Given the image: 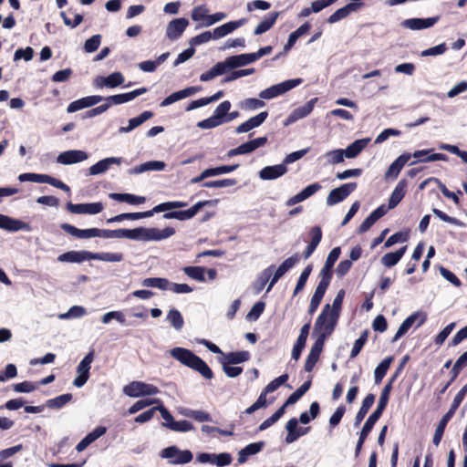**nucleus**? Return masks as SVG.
Returning a JSON list of instances; mask_svg holds the SVG:
<instances>
[{
  "mask_svg": "<svg viewBox=\"0 0 467 467\" xmlns=\"http://www.w3.org/2000/svg\"><path fill=\"white\" fill-rule=\"evenodd\" d=\"M237 183L235 179L227 178L216 181H208L202 183V187L205 188H224L232 187Z\"/></svg>",
  "mask_w": 467,
  "mask_h": 467,
  "instance_id": "052dcab7",
  "label": "nucleus"
},
{
  "mask_svg": "<svg viewBox=\"0 0 467 467\" xmlns=\"http://www.w3.org/2000/svg\"><path fill=\"white\" fill-rule=\"evenodd\" d=\"M231 107V102L229 100H224L216 107V109L213 111V115L217 117L220 120H222L223 123H226V118Z\"/></svg>",
  "mask_w": 467,
  "mask_h": 467,
  "instance_id": "0e129e2a",
  "label": "nucleus"
},
{
  "mask_svg": "<svg viewBox=\"0 0 467 467\" xmlns=\"http://www.w3.org/2000/svg\"><path fill=\"white\" fill-rule=\"evenodd\" d=\"M115 238H128L135 241L151 242L161 241L172 236L175 234V229L172 227H166L162 230L158 228H146L137 227L134 229H116L114 230Z\"/></svg>",
  "mask_w": 467,
  "mask_h": 467,
  "instance_id": "f257e3e1",
  "label": "nucleus"
},
{
  "mask_svg": "<svg viewBox=\"0 0 467 467\" xmlns=\"http://www.w3.org/2000/svg\"><path fill=\"white\" fill-rule=\"evenodd\" d=\"M275 269V265H270L269 267L265 268L264 271L261 272V274L258 275L254 287L255 292L258 294L260 293L265 285L268 283V281L271 278L272 273Z\"/></svg>",
  "mask_w": 467,
  "mask_h": 467,
  "instance_id": "3c124183",
  "label": "nucleus"
},
{
  "mask_svg": "<svg viewBox=\"0 0 467 467\" xmlns=\"http://www.w3.org/2000/svg\"><path fill=\"white\" fill-rule=\"evenodd\" d=\"M328 285H329L325 284V282L318 283V285L315 290V293L311 297V301H310V305H309V308H308V313L310 315L314 314L317 311V309L318 308Z\"/></svg>",
  "mask_w": 467,
  "mask_h": 467,
  "instance_id": "4c0bfd02",
  "label": "nucleus"
},
{
  "mask_svg": "<svg viewBox=\"0 0 467 467\" xmlns=\"http://www.w3.org/2000/svg\"><path fill=\"white\" fill-rule=\"evenodd\" d=\"M410 158V153H403L400 155L389 167L385 174L386 178H397L404 165Z\"/></svg>",
  "mask_w": 467,
  "mask_h": 467,
  "instance_id": "c9c22d12",
  "label": "nucleus"
},
{
  "mask_svg": "<svg viewBox=\"0 0 467 467\" xmlns=\"http://www.w3.org/2000/svg\"><path fill=\"white\" fill-rule=\"evenodd\" d=\"M341 254L340 247L333 248L328 254L325 265L320 270L319 276L321 280L319 282H325V284L329 285L332 278V269L335 263L337 261L339 255Z\"/></svg>",
  "mask_w": 467,
  "mask_h": 467,
  "instance_id": "4468645a",
  "label": "nucleus"
},
{
  "mask_svg": "<svg viewBox=\"0 0 467 467\" xmlns=\"http://www.w3.org/2000/svg\"><path fill=\"white\" fill-rule=\"evenodd\" d=\"M202 90V87L201 86H197V87H188L184 89H182V90H179L177 92H174L172 94H171L170 96H168L167 98H165L161 102V107H167L176 101H179L181 99H183L185 98H188V97H191L194 94H196L197 92L201 91Z\"/></svg>",
  "mask_w": 467,
  "mask_h": 467,
  "instance_id": "393cba45",
  "label": "nucleus"
},
{
  "mask_svg": "<svg viewBox=\"0 0 467 467\" xmlns=\"http://www.w3.org/2000/svg\"><path fill=\"white\" fill-rule=\"evenodd\" d=\"M265 102L262 99L249 98L240 102V108L245 110H255L265 107Z\"/></svg>",
  "mask_w": 467,
  "mask_h": 467,
  "instance_id": "e2e57ef3",
  "label": "nucleus"
},
{
  "mask_svg": "<svg viewBox=\"0 0 467 467\" xmlns=\"http://www.w3.org/2000/svg\"><path fill=\"white\" fill-rule=\"evenodd\" d=\"M369 140L370 139L368 138L355 140L354 142L349 144L346 150H344L345 156L348 159L357 157L368 145Z\"/></svg>",
  "mask_w": 467,
  "mask_h": 467,
  "instance_id": "a19ab883",
  "label": "nucleus"
},
{
  "mask_svg": "<svg viewBox=\"0 0 467 467\" xmlns=\"http://www.w3.org/2000/svg\"><path fill=\"white\" fill-rule=\"evenodd\" d=\"M324 344L325 343L321 342V340L317 339L313 344L305 363V370L306 372H311L315 368V365L318 361L319 356L323 350Z\"/></svg>",
  "mask_w": 467,
  "mask_h": 467,
  "instance_id": "2f4dec72",
  "label": "nucleus"
},
{
  "mask_svg": "<svg viewBox=\"0 0 467 467\" xmlns=\"http://www.w3.org/2000/svg\"><path fill=\"white\" fill-rule=\"evenodd\" d=\"M322 186L318 182L312 183L308 186H306L305 189H303L300 192L296 194L295 196L289 198L285 204L286 206H293L298 202H301L307 198L311 197L315 193H317Z\"/></svg>",
  "mask_w": 467,
  "mask_h": 467,
  "instance_id": "c85d7f7f",
  "label": "nucleus"
},
{
  "mask_svg": "<svg viewBox=\"0 0 467 467\" xmlns=\"http://www.w3.org/2000/svg\"><path fill=\"white\" fill-rule=\"evenodd\" d=\"M427 320V314L422 311H416L410 316H409L400 326L398 331L396 332L394 337L392 338V342L398 341L401 337H403L409 329L413 326V324L418 321L417 327H420Z\"/></svg>",
  "mask_w": 467,
  "mask_h": 467,
  "instance_id": "ddd939ff",
  "label": "nucleus"
},
{
  "mask_svg": "<svg viewBox=\"0 0 467 467\" xmlns=\"http://www.w3.org/2000/svg\"><path fill=\"white\" fill-rule=\"evenodd\" d=\"M101 101H103V97L99 95L88 96L71 102L67 106V111L68 113H73L78 110L92 107Z\"/></svg>",
  "mask_w": 467,
  "mask_h": 467,
  "instance_id": "5701e85b",
  "label": "nucleus"
},
{
  "mask_svg": "<svg viewBox=\"0 0 467 467\" xmlns=\"http://www.w3.org/2000/svg\"><path fill=\"white\" fill-rule=\"evenodd\" d=\"M72 399H73V396L70 393L62 394L56 398L47 400L46 401L45 406L49 409L59 410V409L63 408L65 405H67V403H69L72 400Z\"/></svg>",
  "mask_w": 467,
  "mask_h": 467,
  "instance_id": "a18cd8bd",
  "label": "nucleus"
},
{
  "mask_svg": "<svg viewBox=\"0 0 467 467\" xmlns=\"http://www.w3.org/2000/svg\"><path fill=\"white\" fill-rule=\"evenodd\" d=\"M375 401V395L374 394H368L365 399L362 401L361 407L358 410L356 417H355V426H358L361 421L364 420L365 416L368 412L371 406L374 404Z\"/></svg>",
  "mask_w": 467,
  "mask_h": 467,
  "instance_id": "ea45409f",
  "label": "nucleus"
},
{
  "mask_svg": "<svg viewBox=\"0 0 467 467\" xmlns=\"http://www.w3.org/2000/svg\"><path fill=\"white\" fill-rule=\"evenodd\" d=\"M222 124H223V122L213 114L211 117L199 121L197 123V127L203 130H210L216 128Z\"/></svg>",
  "mask_w": 467,
  "mask_h": 467,
  "instance_id": "774afa93",
  "label": "nucleus"
},
{
  "mask_svg": "<svg viewBox=\"0 0 467 467\" xmlns=\"http://www.w3.org/2000/svg\"><path fill=\"white\" fill-rule=\"evenodd\" d=\"M166 320L177 331L182 330L184 326V320L181 312L175 308H172L168 312Z\"/></svg>",
  "mask_w": 467,
  "mask_h": 467,
  "instance_id": "603ef678",
  "label": "nucleus"
},
{
  "mask_svg": "<svg viewBox=\"0 0 467 467\" xmlns=\"http://www.w3.org/2000/svg\"><path fill=\"white\" fill-rule=\"evenodd\" d=\"M357 182H348L333 189L327 197V205L333 206L343 202L357 189Z\"/></svg>",
  "mask_w": 467,
  "mask_h": 467,
  "instance_id": "f8f14e48",
  "label": "nucleus"
},
{
  "mask_svg": "<svg viewBox=\"0 0 467 467\" xmlns=\"http://www.w3.org/2000/svg\"><path fill=\"white\" fill-rule=\"evenodd\" d=\"M467 393V383L461 389V390L456 394L454 400L451 405L449 410L442 416L440 420L438 426L436 427L432 442L435 446H438L442 439L445 428L451 419L453 417L455 411L462 402L465 395Z\"/></svg>",
  "mask_w": 467,
  "mask_h": 467,
  "instance_id": "39448f33",
  "label": "nucleus"
},
{
  "mask_svg": "<svg viewBox=\"0 0 467 467\" xmlns=\"http://www.w3.org/2000/svg\"><path fill=\"white\" fill-rule=\"evenodd\" d=\"M184 416L192 418L199 422L212 421V417L209 413L203 410H187Z\"/></svg>",
  "mask_w": 467,
  "mask_h": 467,
  "instance_id": "338daca9",
  "label": "nucleus"
},
{
  "mask_svg": "<svg viewBox=\"0 0 467 467\" xmlns=\"http://www.w3.org/2000/svg\"><path fill=\"white\" fill-rule=\"evenodd\" d=\"M219 201L217 199L215 200H208V201H201L195 203L193 206H192L188 210L183 211H171L167 210L168 212L163 214L164 219H176L179 221H186L193 218L196 213L204 206L207 205H215L217 204Z\"/></svg>",
  "mask_w": 467,
  "mask_h": 467,
  "instance_id": "0eeeda50",
  "label": "nucleus"
},
{
  "mask_svg": "<svg viewBox=\"0 0 467 467\" xmlns=\"http://www.w3.org/2000/svg\"><path fill=\"white\" fill-rule=\"evenodd\" d=\"M61 229L64 230L70 235H73L77 238H92L99 237V228H89V229H78L68 223H62Z\"/></svg>",
  "mask_w": 467,
  "mask_h": 467,
  "instance_id": "c756f323",
  "label": "nucleus"
},
{
  "mask_svg": "<svg viewBox=\"0 0 467 467\" xmlns=\"http://www.w3.org/2000/svg\"><path fill=\"white\" fill-rule=\"evenodd\" d=\"M88 155L86 151L80 150H70L61 152L57 161L63 165H70L86 161Z\"/></svg>",
  "mask_w": 467,
  "mask_h": 467,
  "instance_id": "a211bd4d",
  "label": "nucleus"
},
{
  "mask_svg": "<svg viewBox=\"0 0 467 467\" xmlns=\"http://www.w3.org/2000/svg\"><path fill=\"white\" fill-rule=\"evenodd\" d=\"M297 426H298V420L296 418H292L286 422L285 429L288 432L285 437L286 443H293L299 437L302 436V432H296Z\"/></svg>",
  "mask_w": 467,
  "mask_h": 467,
  "instance_id": "de8ad7c7",
  "label": "nucleus"
},
{
  "mask_svg": "<svg viewBox=\"0 0 467 467\" xmlns=\"http://www.w3.org/2000/svg\"><path fill=\"white\" fill-rule=\"evenodd\" d=\"M391 362H392V358L389 357V358H384L377 366V368H375V371H374V379H375V383L376 384H379L381 382V380L385 377V375H386V373H387V371H388Z\"/></svg>",
  "mask_w": 467,
  "mask_h": 467,
  "instance_id": "4d7b16f0",
  "label": "nucleus"
},
{
  "mask_svg": "<svg viewBox=\"0 0 467 467\" xmlns=\"http://www.w3.org/2000/svg\"><path fill=\"white\" fill-rule=\"evenodd\" d=\"M250 359V353L248 351L230 352L224 355L223 361L231 363L233 365L240 364Z\"/></svg>",
  "mask_w": 467,
  "mask_h": 467,
  "instance_id": "864d4df0",
  "label": "nucleus"
},
{
  "mask_svg": "<svg viewBox=\"0 0 467 467\" xmlns=\"http://www.w3.org/2000/svg\"><path fill=\"white\" fill-rule=\"evenodd\" d=\"M317 101V98H314V99H310L308 102H306L305 105L295 109L287 117L285 125H290V124L295 123L296 121L308 116L312 112Z\"/></svg>",
  "mask_w": 467,
  "mask_h": 467,
  "instance_id": "412c9836",
  "label": "nucleus"
},
{
  "mask_svg": "<svg viewBox=\"0 0 467 467\" xmlns=\"http://www.w3.org/2000/svg\"><path fill=\"white\" fill-rule=\"evenodd\" d=\"M153 113L151 111H143L136 118H132L129 120V125L127 127H120L119 129V133H128L136 129L137 127L143 124L145 121L152 118Z\"/></svg>",
  "mask_w": 467,
  "mask_h": 467,
  "instance_id": "58836bf2",
  "label": "nucleus"
},
{
  "mask_svg": "<svg viewBox=\"0 0 467 467\" xmlns=\"http://www.w3.org/2000/svg\"><path fill=\"white\" fill-rule=\"evenodd\" d=\"M67 209L75 214H98L101 213L104 209V205L102 202H91V203H78L74 204L72 202H68L67 204Z\"/></svg>",
  "mask_w": 467,
  "mask_h": 467,
  "instance_id": "dca6fc26",
  "label": "nucleus"
},
{
  "mask_svg": "<svg viewBox=\"0 0 467 467\" xmlns=\"http://www.w3.org/2000/svg\"><path fill=\"white\" fill-rule=\"evenodd\" d=\"M303 83L302 78L288 79L276 85H273L259 93L262 99H272L281 96Z\"/></svg>",
  "mask_w": 467,
  "mask_h": 467,
  "instance_id": "423d86ee",
  "label": "nucleus"
},
{
  "mask_svg": "<svg viewBox=\"0 0 467 467\" xmlns=\"http://www.w3.org/2000/svg\"><path fill=\"white\" fill-rule=\"evenodd\" d=\"M0 228L9 232H17L21 230L30 232L32 230V227L27 223L4 214H0Z\"/></svg>",
  "mask_w": 467,
  "mask_h": 467,
  "instance_id": "6ab92c4d",
  "label": "nucleus"
},
{
  "mask_svg": "<svg viewBox=\"0 0 467 467\" xmlns=\"http://www.w3.org/2000/svg\"><path fill=\"white\" fill-rule=\"evenodd\" d=\"M187 206V202L181 201L166 202L160 203L153 207L150 211L140 212V213H125L111 217L107 220L108 223H119L123 220H140L143 218L151 217L154 213L166 212L167 210H173L177 208H183Z\"/></svg>",
  "mask_w": 467,
  "mask_h": 467,
  "instance_id": "7ed1b4c3",
  "label": "nucleus"
},
{
  "mask_svg": "<svg viewBox=\"0 0 467 467\" xmlns=\"http://www.w3.org/2000/svg\"><path fill=\"white\" fill-rule=\"evenodd\" d=\"M123 259L121 253H91L90 260H99L104 262H120Z\"/></svg>",
  "mask_w": 467,
  "mask_h": 467,
  "instance_id": "5fc2aeb1",
  "label": "nucleus"
},
{
  "mask_svg": "<svg viewBox=\"0 0 467 467\" xmlns=\"http://www.w3.org/2000/svg\"><path fill=\"white\" fill-rule=\"evenodd\" d=\"M87 260H90L88 251H69L57 257V261L62 263H82Z\"/></svg>",
  "mask_w": 467,
  "mask_h": 467,
  "instance_id": "f704fd0d",
  "label": "nucleus"
},
{
  "mask_svg": "<svg viewBox=\"0 0 467 467\" xmlns=\"http://www.w3.org/2000/svg\"><path fill=\"white\" fill-rule=\"evenodd\" d=\"M170 354L182 365L199 372L204 379H212L213 378V373L209 366L192 351L176 347L170 350Z\"/></svg>",
  "mask_w": 467,
  "mask_h": 467,
  "instance_id": "f03ea898",
  "label": "nucleus"
},
{
  "mask_svg": "<svg viewBox=\"0 0 467 467\" xmlns=\"http://www.w3.org/2000/svg\"><path fill=\"white\" fill-rule=\"evenodd\" d=\"M279 16L278 12L269 13L263 21H261L254 29V35H261L268 31L275 23Z\"/></svg>",
  "mask_w": 467,
  "mask_h": 467,
  "instance_id": "37998d69",
  "label": "nucleus"
},
{
  "mask_svg": "<svg viewBox=\"0 0 467 467\" xmlns=\"http://www.w3.org/2000/svg\"><path fill=\"white\" fill-rule=\"evenodd\" d=\"M267 142L266 137H259L254 140H251L245 143L240 145L242 154H248L260 147H263Z\"/></svg>",
  "mask_w": 467,
  "mask_h": 467,
  "instance_id": "09e8293b",
  "label": "nucleus"
},
{
  "mask_svg": "<svg viewBox=\"0 0 467 467\" xmlns=\"http://www.w3.org/2000/svg\"><path fill=\"white\" fill-rule=\"evenodd\" d=\"M309 329H310L309 322L305 324L300 329V334H299V336L296 339V342L294 345V348L292 349V358L295 360H298L301 356L302 350L304 349V348L306 346V339H307V337L309 334Z\"/></svg>",
  "mask_w": 467,
  "mask_h": 467,
  "instance_id": "473e14b6",
  "label": "nucleus"
},
{
  "mask_svg": "<svg viewBox=\"0 0 467 467\" xmlns=\"http://www.w3.org/2000/svg\"><path fill=\"white\" fill-rule=\"evenodd\" d=\"M338 319L339 317L331 313L330 306L327 304L317 317L314 326V332L318 333L317 339L325 343V340L335 330Z\"/></svg>",
  "mask_w": 467,
  "mask_h": 467,
  "instance_id": "20e7f679",
  "label": "nucleus"
},
{
  "mask_svg": "<svg viewBox=\"0 0 467 467\" xmlns=\"http://www.w3.org/2000/svg\"><path fill=\"white\" fill-rule=\"evenodd\" d=\"M161 457L167 459L171 464L178 465L190 462L193 455L189 450L182 451L177 446L172 445L163 449L161 452Z\"/></svg>",
  "mask_w": 467,
  "mask_h": 467,
  "instance_id": "1a4fd4ad",
  "label": "nucleus"
},
{
  "mask_svg": "<svg viewBox=\"0 0 467 467\" xmlns=\"http://www.w3.org/2000/svg\"><path fill=\"white\" fill-rule=\"evenodd\" d=\"M264 447V441H257L248 444L238 452V463L244 464L248 461L250 456L257 454L263 450Z\"/></svg>",
  "mask_w": 467,
  "mask_h": 467,
  "instance_id": "72a5a7b5",
  "label": "nucleus"
},
{
  "mask_svg": "<svg viewBox=\"0 0 467 467\" xmlns=\"http://www.w3.org/2000/svg\"><path fill=\"white\" fill-rule=\"evenodd\" d=\"M141 285L145 287H153L166 291L170 285V281L162 277H149L141 281Z\"/></svg>",
  "mask_w": 467,
  "mask_h": 467,
  "instance_id": "8fccbe9b",
  "label": "nucleus"
},
{
  "mask_svg": "<svg viewBox=\"0 0 467 467\" xmlns=\"http://www.w3.org/2000/svg\"><path fill=\"white\" fill-rule=\"evenodd\" d=\"M432 149L416 150L411 154V157L418 159L416 161H412L410 165H414L417 162H431L436 161H448V156L443 153H431Z\"/></svg>",
  "mask_w": 467,
  "mask_h": 467,
  "instance_id": "4be33fe9",
  "label": "nucleus"
},
{
  "mask_svg": "<svg viewBox=\"0 0 467 467\" xmlns=\"http://www.w3.org/2000/svg\"><path fill=\"white\" fill-rule=\"evenodd\" d=\"M407 247L403 246L396 252L387 253L381 257V264L386 267H392L396 265L406 252Z\"/></svg>",
  "mask_w": 467,
  "mask_h": 467,
  "instance_id": "79ce46f5",
  "label": "nucleus"
},
{
  "mask_svg": "<svg viewBox=\"0 0 467 467\" xmlns=\"http://www.w3.org/2000/svg\"><path fill=\"white\" fill-rule=\"evenodd\" d=\"M245 22H246L245 18H241L239 20L230 21V22H227L220 26H217L213 31V39H220V38L226 36L227 35H229V34L233 33L234 30H236L237 28L244 26L245 24Z\"/></svg>",
  "mask_w": 467,
  "mask_h": 467,
  "instance_id": "cd10ccee",
  "label": "nucleus"
},
{
  "mask_svg": "<svg viewBox=\"0 0 467 467\" xmlns=\"http://www.w3.org/2000/svg\"><path fill=\"white\" fill-rule=\"evenodd\" d=\"M94 360V352L89 351L77 367V377L73 381V385L77 388L83 387L89 379V370Z\"/></svg>",
  "mask_w": 467,
  "mask_h": 467,
  "instance_id": "9b49d317",
  "label": "nucleus"
},
{
  "mask_svg": "<svg viewBox=\"0 0 467 467\" xmlns=\"http://www.w3.org/2000/svg\"><path fill=\"white\" fill-rule=\"evenodd\" d=\"M189 25L188 19L184 17L171 20L166 27V36L170 40H177Z\"/></svg>",
  "mask_w": 467,
  "mask_h": 467,
  "instance_id": "aec40b11",
  "label": "nucleus"
},
{
  "mask_svg": "<svg viewBox=\"0 0 467 467\" xmlns=\"http://www.w3.org/2000/svg\"><path fill=\"white\" fill-rule=\"evenodd\" d=\"M166 168V163L161 161H150L128 170L129 175H138L147 171H161Z\"/></svg>",
  "mask_w": 467,
  "mask_h": 467,
  "instance_id": "b1692460",
  "label": "nucleus"
},
{
  "mask_svg": "<svg viewBox=\"0 0 467 467\" xmlns=\"http://www.w3.org/2000/svg\"><path fill=\"white\" fill-rule=\"evenodd\" d=\"M184 274L190 278L199 281H205L206 268L203 266H186L183 268Z\"/></svg>",
  "mask_w": 467,
  "mask_h": 467,
  "instance_id": "6e6d98bb",
  "label": "nucleus"
},
{
  "mask_svg": "<svg viewBox=\"0 0 467 467\" xmlns=\"http://www.w3.org/2000/svg\"><path fill=\"white\" fill-rule=\"evenodd\" d=\"M87 315V310L84 306H71L67 312L62 313L58 316L59 319L67 320L73 318H80Z\"/></svg>",
  "mask_w": 467,
  "mask_h": 467,
  "instance_id": "13d9d810",
  "label": "nucleus"
},
{
  "mask_svg": "<svg viewBox=\"0 0 467 467\" xmlns=\"http://www.w3.org/2000/svg\"><path fill=\"white\" fill-rule=\"evenodd\" d=\"M300 254L298 253L294 254L292 256L285 259L275 271L273 277L270 280V284L267 287V292H269L275 283L290 269H292L296 265H297L300 261Z\"/></svg>",
  "mask_w": 467,
  "mask_h": 467,
  "instance_id": "2eb2a0df",
  "label": "nucleus"
},
{
  "mask_svg": "<svg viewBox=\"0 0 467 467\" xmlns=\"http://www.w3.org/2000/svg\"><path fill=\"white\" fill-rule=\"evenodd\" d=\"M285 406L280 407L271 417L264 420L259 425V431H265L275 424L285 413Z\"/></svg>",
  "mask_w": 467,
  "mask_h": 467,
  "instance_id": "69168bd1",
  "label": "nucleus"
},
{
  "mask_svg": "<svg viewBox=\"0 0 467 467\" xmlns=\"http://www.w3.org/2000/svg\"><path fill=\"white\" fill-rule=\"evenodd\" d=\"M408 186V182L406 180H400L393 190L389 200V209L395 208L400 201L404 198L406 193V189Z\"/></svg>",
  "mask_w": 467,
  "mask_h": 467,
  "instance_id": "e433bc0d",
  "label": "nucleus"
},
{
  "mask_svg": "<svg viewBox=\"0 0 467 467\" xmlns=\"http://www.w3.org/2000/svg\"><path fill=\"white\" fill-rule=\"evenodd\" d=\"M160 392L156 386L143 381H132L123 388V393L131 398L152 396Z\"/></svg>",
  "mask_w": 467,
  "mask_h": 467,
  "instance_id": "6e6552de",
  "label": "nucleus"
},
{
  "mask_svg": "<svg viewBox=\"0 0 467 467\" xmlns=\"http://www.w3.org/2000/svg\"><path fill=\"white\" fill-rule=\"evenodd\" d=\"M123 162V158L121 157H109L105 158L96 164L92 165L88 169V172L90 175H99L106 172L111 165H120Z\"/></svg>",
  "mask_w": 467,
  "mask_h": 467,
  "instance_id": "bb28decb",
  "label": "nucleus"
},
{
  "mask_svg": "<svg viewBox=\"0 0 467 467\" xmlns=\"http://www.w3.org/2000/svg\"><path fill=\"white\" fill-rule=\"evenodd\" d=\"M363 6L362 3H349L345 6L337 9L327 18V23L335 24L347 16L351 13L358 12Z\"/></svg>",
  "mask_w": 467,
  "mask_h": 467,
  "instance_id": "a878e982",
  "label": "nucleus"
},
{
  "mask_svg": "<svg viewBox=\"0 0 467 467\" xmlns=\"http://www.w3.org/2000/svg\"><path fill=\"white\" fill-rule=\"evenodd\" d=\"M311 387V380L308 379L306 382H304L295 392H293L286 400V401L284 403L283 406L286 408L289 405L295 404L310 389Z\"/></svg>",
  "mask_w": 467,
  "mask_h": 467,
  "instance_id": "49530a36",
  "label": "nucleus"
},
{
  "mask_svg": "<svg viewBox=\"0 0 467 467\" xmlns=\"http://www.w3.org/2000/svg\"><path fill=\"white\" fill-rule=\"evenodd\" d=\"M391 391V383H387L380 394L377 409L369 415L363 427L372 431L378 420L381 417L384 410L389 402V394Z\"/></svg>",
  "mask_w": 467,
  "mask_h": 467,
  "instance_id": "9d476101",
  "label": "nucleus"
},
{
  "mask_svg": "<svg viewBox=\"0 0 467 467\" xmlns=\"http://www.w3.org/2000/svg\"><path fill=\"white\" fill-rule=\"evenodd\" d=\"M161 400L158 399H147V400H140L136 401L130 409H129V414H135L138 411L143 410L144 408L153 405V404H160Z\"/></svg>",
  "mask_w": 467,
  "mask_h": 467,
  "instance_id": "680f3d73",
  "label": "nucleus"
},
{
  "mask_svg": "<svg viewBox=\"0 0 467 467\" xmlns=\"http://www.w3.org/2000/svg\"><path fill=\"white\" fill-rule=\"evenodd\" d=\"M109 198L118 201V202H125L130 204H141L144 203L146 198L143 196H137L131 193H109Z\"/></svg>",
  "mask_w": 467,
  "mask_h": 467,
  "instance_id": "c03bdc74",
  "label": "nucleus"
},
{
  "mask_svg": "<svg viewBox=\"0 0 467 467\" xmlns=\"http://www.w3.org/2000/svg\"><path fill=\"white\" fill-rule=\"evenodd\" d=\"M440 19V16L428 18H409L401 22V26L416 31L433 26Z\"/></svg>",
  "mask_w": 467,
  "mask_h": 467,
  "instance_id": "f3484780",
  "label": "nucleus"
},
{
  "mask_svg": "<svg viewBox=\"0 0 467 467\" xmlns=\"http://www.w3.org/2000/svg\"><path fill=\"white\" fill-rule=\"evenodd\" d=\"M287 172V167L281 163L273 166H266L259 171L260 179L264 181L277 179Z\"/></svg>",
  "mask_w": 467,
  "mask_h": 467,
  "instance_id": "7c9ffc66",
  "label": "nucleus"
},
{
  "mask_svg": "<svg viewBox=\"0 0 467 467\" xmlns=\"http://www.w3.org/2000/svg\"><path fill=\"white\" fill-rule=\"evenodd\" d=\"M312 269H313V266L312 265H308L301 273L298 280H297V283L296 285V287H295V290H294V293H293V296H296L299 292H301L306 284V281L312 272Z\"/></svg>",
  "mask_w": 467,
  "mask_h": 467,
  "instance_id": "bf43d9fd",
  "label": "nucleus"
}]
</instances>
